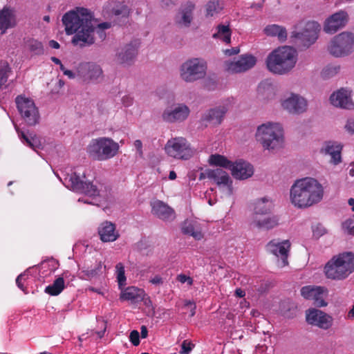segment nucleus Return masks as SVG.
Returning <instances> with one entry per match:
<instances>
[{
  "label": "nucleus",
  "instance_id": "a18cd8bd",
  "mask_svg": "<svg viewBox=\"0 0 354 354\" xmlns=\"http://www.w3.org/2000/svg\"><path fill=\"white\" fill-rule=\"evenodd\" d=\"M10 73L8 64L6 62L0 63V88L3 86L7 80Z\"/></svg>",
  "mask_w": 354,
  "mask_h": 354
},
{
  "label": "nucleus",
  "instance_id": "f03ea898",
  "mask_svg": "<svg viewBox=\"0 0 354 354\" xmlns=\"http://www.w3.org/2000/svg\"><path fill=\"white\" fill-rule=\"evenodd\" d=\"M66 33L75 34L72 43L75 46L84 47L94 43V26L89 11L83 8H77L65 13L62 17Z\"/></svg>",
  "mask_w": 354,
  "mask_h": 354
},
{
  "label": "nucleus",
  "instance_id": "5fc2aeb1",
  "mask_svg": "<svg viewBox=\"0 0 354 354\" xmlns=\"http://www.w3.org/2000/svg\"><path fill=\"white\" fill-rule=\"evenodd\" d=\"M344 130L350 135H354V118H349L344 125Z\"/></svg>",
  "mask_w": 354,
  "mask_h": 354
},
{
  "label": "nucleus",
  "instance_id": "13d9d810",
  "mask_svg": "<svg viewBox=\"0 0 354 354\" xmlns=\"http://www.w3.org/2000/svg\"><path fill=\"white\" fill-rule=\"evenodd\" d=\"M122 104L126 106L129 107L131 106L133 103V98L129 95H125L122 97Z\"/></svg>",
  "mask_w": 354,
  "mask_h": 354
},
{
  "label": "nucleus",
  "instance_id": "79ce46f5",
  "mask_svg": "<svg viewBox=\"0 0 354 354\" xmlns=\"http://www.w3.org/2000/svg\"><path fill=\"white\" fill-rule=\"evenodd\" d=\"M222 9L223 6L218 1H210L205 6V16L207 17H213L218 15Z\"/></svg>",
  "mask_w": 354,
  "mask_h": 354
},
{
  "label": "nucleus",
  "instance_id": "4be33fe9",
  "mask_svg": "<svg viewBox=\"0 0 354 354\" xmlns=\"http://www.w3.org/2000/svg\"><path fill=\"white\" fill-rule=\"evenodd\" d=\"M79 73L88 82L99 83L104 80V73L101 66L95 62H86L80 66Z\"/></svg>",
  "mask_w": 354,
  "mask_h": 354
},
{
  "label": "nucleus",
  "instance_id": "0e129e2a",
  "mask_svg": "<svg viewBox=\"0 0 354 354\" xmlns=\"http://www.w3.org/2000/svg\"><path fill=\"white\" fill-rule=\"evenodd\" d=\"M88 290L90 291H92V292H97V294H100V295H104L102 290H101L100 288H95L91 286V287L88 288Z\"/></svg>",
  "mask_w": 354,
  "mask_h": 354
},
{
  "label": "nucleus",
  "instance_id": "9b49d317",
  "mask_svg": "<svg viewBox=\"0 0 354 354\" xmlns=\"http://www.w3.org/2000/svg\"><path fill=\"white\" fill-rule=\"evenodd\" d=\"M281 109L291 115H300L308 110V101L302 95L294 92H286L279 100Z\"/></svg>",
  "mask_w": 354,
  "mask_h": 354
},
{
  "label": "nucleus",
  "instance_id": "20e7f679",
  "mask_svg": "<svg viewBox=\"0 0 354 354\" xmlns=\"http://www.w3.org/2000/svg\"><path fill=\"white\" fill-rule=\"evenodd\" d=\"M254 138L263 151L275 153L286 145L285 129L282 124L268 121L257 126Z\"/></svg>",
  "mask_w": 354,
  "mask_h": 354
},
{
  "label": "nucleus",
  "instance_id": "4c0bfd02",
  "mask_svg": "<svg viewBox=\"0 0 354 354\" xmlns=\"http://www.w3.org/2000/svg\"><path fill=\"white\" fill-rule=\"evenodd\" d=\"M24 49L32 55H39L44 53V46L41 41L35 39H28L24 42Z\"/></svg>",
  "mask_w": 354,
  "mask_h": 354
},
{
  "label": "nucleus",
  "instance_id": "f3484780",
  "mask_svg": "<svg viewBox=\"0 0 354 354\" xmlns=\"http://www.w3.org/2000/svg\"><path fill=\"white\" fill-rule=\"evenodd\" d=\"M191 113L189 107L185 103H176L166 107L162 113V120L169 123L182 122L186 120Z\"/></svg>",
  "mask_w": 354,
  "mask_h": 354
},
{
  "label": "nucleus",
  "instance_id": "8fccbe9b",
  "mask_svg": "<svg viewBox=\"0 0 354 354\" xmlns=\"http://www.w3.org/2000/svg\"><path fill=\"white\" fill-rule=\"evenodd\" d=\"M339 70V66H327L326 68H325L323 70L322 74L324 77H329V76H332V75H334L335 74L337 73Z\"/></svg>",
  "mask_w": 354,
  "mask_h": 354
},
{
  "label": "nucleus",
  "instance_id": "1a4fd4ad",
  "mask_svg": "<svg viewBox=\"0 0 354 354\" xmlns=\"http://www.w3.org/2000/svg\"><path fill=\"white\" fill-rule=\"evenodd\" d=\"M328 51L335 57L347 56L354 50V34L350 32H342L331 39Z\"/></svg>",
  "mask_w": 354,
  "mask_h": 354
},
{
  "label": "nucleus",
  "instance_id": "603ef678",
  "mask_svg": "<svg viewBox=\"0 0 354 354\" xmlns=\"http://www.w3.org/2000/svg\"><path fill=\"white\" fill-rule=\"evenodd\" d=\"M176 279L181 283H187L189 286H192L193 284L194 280L192 277L187 276L184 274H178L176 277Z\"/></svg>",
  "mask_w": 354,
  "mask_h": 354
},
{
  "label": "nucleus",
  "instance_id": "c85d7f7f",
  "mask_svg": "<svg viewBox=\"0 0 354 354\" xmlns=\"http://www.w3.org/2000/svg\"><path fill=\"white\" fill-rule=\"evenodd\" d=\"M98 234L103 242H113L118 239L120 234L115 225L110 221L102 222L98 227Z\"/></svg>",
  "mask_w": 354,
  "mask_h": 354
},
{
  "label": "nucleus",
  "instance_id": "72a5a7b5",
  "mask_svg": "<svg viewBox=\"0 0 354 354\" xmlns=\"http://www.w3.org/2000/svg\"><path fill=\"white\" fill-rule=\"evenodd\" d=\"M104 12L109 16L126 17L129 14L128 7L121 2H109L104 8Z\"/></svg>",
  "mask_w": 354,
  "mask_h": 354
},
{
  "label": "nucleus",
  "instance_id": "cd10ccee",
  "mask_svg": "<svg viewBox=\"0 0 354 354\" xmlns=\"http://www.w3.org/2000/svg\"><path fill=\"white\" fill-rule=\"evenodd\" d=\"M16 14L14 9L4 7L0 10V31L4 34L6 31L17 25Z\"/></svg>",
  "mask_w": 354,
  "mask_h": 354
},
{
  "label": "nucleus",
  "instance_id": "5701e85b",
  "mask_svg": "<svg viewBox=\"0 0 354 354\" xmlns=\"http://www.w3.org/2000/svg\"><path fill=\"white\" fill-rule=\"evenodd\" d=\"M140 43L133 41L121 48L115 55L116 62L122 65H131L136 59Z\"/></svg>",
  "mask_w": 354,
  "mask_h": 354
},
{
  "label": "nucleus",
  "instance_id": "a19ab883",
  "mask_svg": "<svg viewBox=\"0 0 354 354\" xmlns=\"http://www.w3.org/2000/svg\"><path fill=\"white\" fill-rule=\"evenodd\" d=\"M64 287V277H59L54 281L53 284L48 286L45 288V292L52 296H57L62 292Z\"/></svg>",
  "mask_w": 354,
  "mask_h": 354
},
{
  "label": "nucleus",
  "instance_id": "0eeeda50",
  "mask_svg": "<svg viewBox=\"0 0 354 354\" xmlns=\"http://www.w3.org/2000/svg\"><path fill=\"white\" fill-rule=\"evenodd\" d=\"M118 142L108 137L93 139L87 147V153L94 160L102 161L114 157L118 152Z\"/></svg>",
  "mask_w": 354,
  "mask_h": 354
},
{
  "label": "nucleus",
  "instance_id": "2eb2a0df",
  "mask_svg": "<svg viewBox=\"0 0 354 354\" xmlns=\"http://www.w3.org/2000/svg\"><path fill=\"white\" fill-rule=\"evenodd\" d=\"M257 58L250 53L243 54L238 57L224 62L225 71L230 74L245 73L257 64Z\"/></svg>",
  "mask_w": 354,
  "mask_h": 354
},
{
  "label": "nucleus",
  "instance_id": "4468645a",
  "mask_svg": "<svg viewBox=\"0 0 354 354\" xmlns=\"http://www.w3.org/2000/svg\"><path fill=\"white\" fill-rule=\"evenodd\" d=\"M205 176L215 184L225 196L233 195V180L226 171L219 168L209 169L205 171Z\"/></svg>",
  "mask_w": 354,
  "mask_h": 354
},
{
  "label": "nucleus",
  "instance_id": "c9c22d12",
  "mask_svg": "<svg viewBox=\"0 0 354 354\" xmlns=\"http://www.w3.org/2000/svg\"><path fill=\"white\" fill-rule=\"evenodd\" d=\"M120 289L121 293L120 299L122 301L136 302L141 299L143 297L144 291L135 286H130L123 289L121 288Z\"/></svg>",
  "mask_w": 354,
  "mask_h": 354
},
{
  "label": "nucleus",
  "instance_id": "09e8293b",
  "mask_svg": "<svg viewBox=\"0 0 354 354\" xmlns=\"http://www.w3.org/2000/svg\"><path fill=\"white\" fill-rule=\"evenodd\" d=\"M194 345L188 340H184L181 344V349L179 354H189L193 349Z\"/></svg>",
  "mask_w": 354,
  "mask_h": 354
},
{
  "label": "nucleus",
  "instance_id": "e433bc0d",
  "mask_svg": "<svg viewBox=\"0 0 354 354\" xmlns=\"http://www.w3.org/2000/svg\"><path fill=\"white\" fill-rule=\"evenodd\" d=\"M16 129L21 141L32 148L34 151H37L42 148V141L41 138L32 134L28 136L22 131L19 132L18 129Z\"/></svg>",
  "mask_w": 354,
  "mask_h": 354
},
{
  "label": "nucleus",
  "instance_id": "de8ad7c7",
  "mask_svg": "<svg viewBox=\"0 0 354 354\" xmlns=\"http://www.w3.org/2000/svg\"><path fill=\"white\" fill-rule=\"evenodd\" d=\"M133 147L136 152V156L142 158L144 156V151H143V145L142 142L140 140H136L133 142Z\"/></svg>",
  "mask_w": 354,
  "mask_h": 354
},
{
  "label": "nucleus",
  "instance_id": "58836bf2",
  "mask_svg": "<svg viewBox=\"0 0 354 354\" xmlns=\"http://www.w3.org/2000/svg\"><path fill=\"white\" fill-rule=\"evenodd\" d=\"M231 30L228 25L221 24L216 27V32L213 34V37L229 44L231 41Z\"/></svg>",
  "mask_w": 354,
  "mask_h": 354
},
{
  "label": "nucleus",
  "instance_id": "3c124183",
  "mask_svg": "<svg viewBox=\"0 0 354 354\" xmlns=\"http://www.w3.org/2000/svg\"><path fill=\"white\" fill-rule=\"evenodd\" d=\"M28 274L26 272L19 274L17 279H16V283L17 286L23 290L25 293H27V291L26 290V288L22 283V281H25L27 279Z\"/></svg>",
  "mask_w": 354,
  "mask_h": 354
},
{
  "label": "nucleus",
  "instance_id": "338daca9",
  "mask_svg": "<svg viewBox=\"0 0 354 354\" xmlns=\"http://www.w3.org/2000/svg\"><path fill=\"white\" fill-rule=\"evenodd\" d=\"M98 27L101 29H107L111 27L110 23H102L98 25Z\"/></svg>",
  "mask_w": 354,
  "mask_h": 354
},
{
  "label": "nucleus",
  "instance_id": "c756f323",
  "mask_svg": "<svg viewBox=\"0 0 354 354\" xmlns=\"http://www.w3.org/2000/svg\"><path fill=\"white\" fill-rule=\"evenodd\" d=\"M252 224L258 229L269 230L279 225V218L277 215L269 214L258 217H253Z\"/></svg>",
  "mask_w": 354,
  "mask_h": 354
},
{
  "label": "nucleus",
  "instance_id": "412c9836",
  "mask_svg": "<svg viewBox=\"0 0 354 354\" xmlns=\"http://www.w3.org/2000/svg\"><path fill=\"white\" fill-rule=\"evenodd\" d=\"M348 21V13L344 10H339L325 19L323 30L327 34H335L343 28L346 25Z\"/></svg>",
  "mask_w": 354,
  "mask_h": 354
},
{
  "label": "nucleus",
  "instance_id": "680f3d73",
  "mask_svg": "<svg viewBox=\"0 0 354 354\" xmlns=\"http://www.w3.org/2000/svg\"><path fill=\"white\" fill-rule=\"evenodd\" d=\"M235 295L239 297H243L245 295V291L241 288H237L235 291Z\"/></svg>",
  "mask_w": 354,
  "mask_h": 354
},
{
  "label": "nucleus",
  "instance_id": "f704fd0d",
  "mask_svg": "<svg viewBox=\"0 0 354 354\" xmlns=\"http://www.w3.org/2000/svg\"><path fill=\"white\" fill-rule=\"evenodd\" d=\"M263 32L268 37H277L281 42L285 41L288 37L286 28L277 24L268 25L264 28Z\"/></svg>",
  "mask_w": 354,
  "mask_h": 354
},
{
  "label": "nucleus",
  "instance_id": "49530a36",
  "mask_svg": "<svg viewBox=\"0 0 354 354\" xmlns=\"http://www.w3.org/2000/svg\"><path fill=\"white\" fill-rule=\"evenodd\" d=\"M102 265L100 263L96 268L92 269H86L82 271V277L84 279H91L95 277L100 271Z\"/></svg>",
  "mask_w": 354,
  "mask_h": 354
},
{
  "label": "nucleus",
  "instance_id": "6e6d98bb",
  "mask_svg": "<svg viewBox=\"0 0 354 354\" xmlns=\"http://www.w3.org/2000/svg\"><path fill=\"white\" fill-rule=\"evenodd\" d=\"M164 278L162 276L156 274L149 279V283H151L153 285L159 286H162L164 283Z\"/></svg>",
  "mask_w": 354,
  "mask_h": 354
},
{
  "label": "nucleus",
  "instance_id": "39448f33",
  "mask_svg": "<svg viewBox=\"0 0 354 354\" xmlns=\"http://www.w3.org/2000/svg\"><path fill=\"white\" fill-rule=\"evenodd\" d=\"M298 61L297 50L290 46H281L272 50L266 57V68L271 73L284 75L295 68Z\"/></svg>",
  "mask_w": 354,
  "mask_h": 354
},
{
  "label": "nucleus",
  "instance_id": "a878e982",
  "mask_svg": "<svg viewBox=\"0 0 354 354\" xmlns=\"http://www.w3.org/2000/svg\"><path fill=\"white\" fill-rule=\"evenodd\" d=\"M343 146L340 142L336 141L325 142L320 148V153L324 156H330V162L337 165L342 162V151Z\"/></svg>",
  "mask_w": 354,
  "mask_h": 354
},
{
  "label": "nucleus",
  "instance_id": "7c9ffc66",
  "mask_svg": "<svg viewBox=\"0 0 354 354\" xmlns=\"http://www.w3.org/2000/svg\"><path fill=\"white\" fill-rule=\"evenodd\" d=\"M274 206V201L269 196L257 198L254 205V217L269 214Z\"/></svg>",
  "mask_w": 354,
  "mask_h": 354
},
{
  "label": "nucleus",
  "instance_id": "ddd939ff",
  "mask_svg": "<svg viewBox=\"0 0 354 354\" xmlns=\"http://www.w3.org/2000/svg\"><path fill=\"white\" fill-rule=\"evenodd\" d=\"M17 109L28 126H35L39 123L40 115L35 102L30 97L19 95L15 100Z\"/></svg>",
  "mask_w": 354,
  "mask_h": 354
},
{
  "label": "nucleus",
  "instance_id": "c03bdc74",
  "mask_svg": "<svg viewBox=\"0 0 354 354\" xmlns=\"http://www.w3.org/2000/svg\"><path fill=\"white\" fill-rule=\"evenodd\" d=\"M115 274L118 282L119 288H121L126 284V277L124 274V266L122 263H118L115 266Z\"/></svg>",
  "mask_w": 354,
  "mask_h": 354
},
{
  "label": "nucleus",
  "instance_id": "473e14b6",
  "mask_svg": "<svg viewBox=\"0 0 354 354\" xmlns=\"http://www.w3.org/2000/svg\"><path fill=\"white\" fill-rule=\"evenodd\" d=\"M182 232L198 241L203 238L201 225L196 220H186L182 225Z\"/></svg>",
  "mask_w": 354,
  "mask_h": 354
},
{
  "label": "nucleus",
  "instance_id": "6ab92c4d",
  "mask_svg": "<svg viewBox=\"0 0 354 354\" xmlns=\"http://www.w3.org/2000/svg\"><path fill=\"white\" fill-rule=\"evenodd\" d=\"M306 321L312 326L327 330L333 325L332 316L317 308H309L306 311Z\"/></svg>",
  "mask_w": 354,
  "mask_h": 354
},
{
  "label": "nucleus",
  "instance_id": "4d7b16f0",
  "mask_svg": "<svg viewBox=\"0 0 354 354\" xmlns=\"http://www.w3.org/2000/svg\"><path fill=\"white\" fill-rule=\"evenodd\" d=\"M185 306L187 307L190 311V316L193 317L196 313V304L190 300H186L185 301Z\"/></svg>",
  "mask_w": 354,
  "mask_h": 354
},
{
  "label": "nucleus",
  "instance_id": "423d86ee",
  "mask_svg": "<svg viewBox=\"0 0 354 354\" xmlns=\"http://www.w3.org/2000/svg\"><path fill=\"white\" fill-rule=\"evenodd\" d=\"M354 272V254L344 252L333 256L324 266L326 277L333 281H342Z\"/></svg>",
  "mask_w": 354,
  "mask_h": 354
},
{
  "label": "nucleus",
  "instance_id": "f8f14e48",
  "mask_svg": "<svg viewBox=\"0 0 354 354\" xmlns=\"http://www.w3.org/2000/svg\"><path fill=\"white\" fill-rule=\"evenodd\" d=\"M321 26L313 21L299 22L291 32V37L301 41L305 45L310 46L318 39Z\"/></svg>",
  "mask_w": 354,
  "mask_h": 354
},
{
  "label": "nucleus",
  "instance_id": "6e6552de",
  "mask_svg": "<svg viewBox=\"0 0 354 354\" xmlns=\"http://www.w3.org/2000/svg\"><path fill=\"white\" fill-rule=\"evenodd\" d=\"M207 62L199 57H192L185 61L179 67V77L186 83H194L204 79L207 75Z\"/></svg>",
  "mask_w": 354,
  "mask_h": 354
},
{
  "label": "nucleus",
  "instance_id": "f257e3e1",
  "mask_svg": "<svg viewBox=\"0 0 354 354\" xmlns=\"http://www.w3.org/2000/svg\"><path fill=\"white\" fill-rule=\"evenodd\" d=\"M84 171L77 168L64 178L65 186L73 191L84 193L85 196L79 202L97 206H102L111 198V189L102 183L87 182Z\"/></svg>",
  "mask_w": 354,
  "mask_h": 354
},
{
  "label": "nucleus",
  "instance_id": "69168bd1",
  "mask_svg": "<svg viewBox=\"0 0 354 354\" xmlns=\"http://www.w3.org/2000/svg\"><path fill=\"white\" fill-rule=\"evenodd\" d=\"M64 74L68 76L70 79H73L75 77V74L70 70L64 71Z\"/></svg>",
  "mask_w": 354,
  "mask_h": 354
},
{
  "label": "nucleus",
  "instance_id": "864d4df0",
  "mask_svg": "<svg viewBox=\"0 0 354 354\" xmlns=\"http://www.w3.org/2000/svg\"><path fill=\"white\" fill-rule=\"evenodd\" d=\"M129 340L133 346H138L140 344V335L138 330H133L129 335Z\"/></svg>",
  "mask_w": 354,
  "mask_h": 354
},
{
  "label": "nucleus",
  "instance_id": "bf43d9fd",
  "mask_svg": "<svg viewBox=\"0 0 354 354\" xmlns=\"http://www.w3.org/2000/svg\"><path fill=\"white\" fill-rule=\"evenodd\" d=\"M48 45L50 47H51L52 48H55V49H58V48H59V46H60L59 43L55 40L49 41Z\"/></svg>",
  "mask_w": 354,
  "mask_h": 354
},
{
  "label": "nucleus",
  "instance_id": "e2e57ef3",
  "mask_svg": "<svg viewBox=\"0 0 354 354\" xmlns=\"http://www.w3.org/2000/svg\"><path fill=\"white\" fill-rule=\"evenodd\" d=\"M239 53V49H238V48H232L231 50H227L225 51V53L229 55H236V54H238Z\"/></svg>",
  "mask_w": 354,
  "mask_h": 354
},
{
  "label": "nucleus",
  "instance_id": "2f4dec72",
  "mask_svg": "<svg viewBox=\"0 0 354 354\" xmlns=\"http://www.w3.org/2000/svg\"><path fill=\"white\" fill-rule=\"evenodd\" d=\"M195 6L192 2L184 4L175 17L176 22L180 25L188 26L193 19V11Z\"/></svg>",
  "mask_w": 354,
  "mask_h": 354
},
{
  "label": "nucleus",
  "instance_id": "393cba45",
  "mask_svg": "<svg viewBox=\"0 0 354 354\" xmlns=\"http://www.w3.org/2000/svg\"><path fill=\"white\" fill-rule=\"evenodd\" d=\"M230 170L234 178L240 180H246L254 174L253 166L243 160L232 162Z\"/></svg>",
  "mask_w": 354,
  "mask_h": 354
},
{
  "label": "nucleus",
  "instance_id": "9d476101",
  "mask_svg": "<svg viewBox=\"0 0 354 354\" xmlns=\"http://www.w3.org/2000/svg\"><path fill=\"white\" fill-rule=\"evenodd\" d=\"M164 149L168 156L177 160H188L195 153V150L183 137L169 139L165 144Z\"/></svg>",
  "mask_w": 354,
  "mask_h": 354
},
{
  "label": "nucleus",
  "instance_id": "052dcab7",
  "mask_svg": "<svg viewBox=\"0 0 354 354\" xmlns=\"http://www.w3.org/2000/svg\"><path fill=\"white\" fill-rule=\"evenodd\" d=\"M148 335V330L145 326H141V337L142 338H146Z\"/></svg>",
  "mask_w": 354,
  "mask_h": 354
},
{
  "label": "nucleus",
  "instance_id": "b1692460",
  "mask_svg": "<svg viewBox=\"0 0 354 354\" xmlns=\"http://www.w3.org/2000/svg\"><path fill=\"white\" fill-rule=\"evenodd\" d=\"M228 111V103L220 104L207 110L203 115L202 120L208 124L218 126L222 123Z\"/></svg>",
  "mask_w": 354,
  "mask_h": 354
},
{
  "label": "nucleus",
  "instance_id": "7ed1b4c3",
  "mask_svg": "<svg viewBox=\"0 0 354 354\" xmlns=\"http://www.w3.org/2000/svg\"><path fill=\"white\" fill-rule=\"evenodd\" d=\"M324 188L316 178L304 177L295 180L289 190V201L296 209H304L319 203Z\"/></svg>",
  "mask_w": 354,
  "mask_h": 354
},
{
  "label": "nucleus",
  "instance_id": "dca6fc26",
  "mask_svg": "<svg viewBox=\"0 0 354 354\" xmlns=\"http://www.w3.org/2000/svg\"><path fill=\"white\" fill-rule=\"evenodd\" d=\"M291 243L289 240L273 239L266 245V250L278 258L277 265L283 268L288 265V257Z\"/></svg>",
  "mask_w": 354,
  "mask_h": 354
},
{
  "label": "nucleus",
  "instance_id": "ea45409f",
  "mask_svg": "<svg viewBox=\"0 0 354 354\" xmlns=\"http://www.w3.org/2000/svg\"><path fill=\"white\" fill-rule=\"evenodd\" d=\"M232 162L225 156L217 153L209 156L208 158V163L210 165L229 169Z\"/></svg>",
  "mask_w": 354,
  "mask_h": 354
},
{
  "label": "nucleus",
  "instance_id": "774afa93",
  "mask_svg": "<svg viewBox=\"0 0 354 354\" xmlns=\"http://www.w3.org/2000/svg\"><path fill=\"white\" fill-rule=\"evenodd\" d=\"M347 317L348 319H354V305L351 308V309L348 311Z\"/></svg>",
  "mask_w": 354,
  "mask_h": 354
},
{
  "label": "nucleus",
  "instance_id": "a211bd4d",
  "mask_svg": "<svg viewBox=\"0 0 354 354\" xmlns=\"http://www.w3.org/2000/svg\"><path fill=\"white\" fill-rule=\"evenodd\" d=\"M300 292L304 299L313 301L314 305L317 307H325L328 305L326 301L328 290L324 287L306 286L301 288Z\"/></svg>",
  "mask_w": 354,
  "mask_h": 354
},
{
  "label": "nucleus",
  "instance_id": "37998d69",
  "mask_svg": "<svg viewBox=\"0 0 354 354\" xmlns=\"http://www.w3.org/2000/svg\"><path fill=\"white\" fill-rule=\"evenodd\" d=\"M342 230L343 233L348 236H354V215L348 218L342 223Z\"/></svg>",
  "mask_w": 354,
  "mask_h": 354
},
{
  "label": "nucleus",
  "instance_id": "aec40b11",
  "mask_svg": "<svg viewBox=\"0 0 354 354\" xmlns=\"http://www.w3.org/2000/svg\"><path fill=\"white\" fill-rule=\"evenodd\" d=\"M329 102L336 108L354 109L352 91L348 88H341L333 91L329 97Z\"/></svg>",
  "mask_w": 354,
  "mask_h": 354
},
{
  "label": "nucleus",
  "instance_id": "bb28decb",
  "mask_svg": "<svg viewBox=\"0 0 354 354\" xmlns=\"http://www.w3.org/2000/svg\"><path fill=\"white\" fill-rule=\"evenodd\" d=\"M151 205L152 214L160 219L171 221L175 218L174 210L162 201H155L151 203Z\"/></svg>",
  "mask_w": 354,
  "mask_h": 354
}]
</instances>
